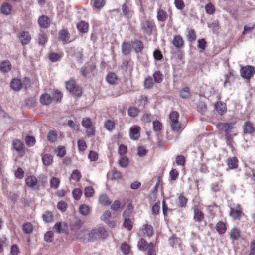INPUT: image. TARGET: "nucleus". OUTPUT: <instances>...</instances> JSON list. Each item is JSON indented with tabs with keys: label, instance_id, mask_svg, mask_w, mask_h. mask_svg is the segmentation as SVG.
I'll list each match as a JSON object with an SVG mask.
<instances>
[{
	"label": "nucleus",
	"instance_id": "1",
	"mask_svg": "<svg viewBox=\"0 0 255 255\" xmlns=\"http://www.w3.org/2000/svg\"><path fill=\"white\" fill-rule=\"evenodd\" d=\"M106 236L107 233L104 227L103 226H99L93 229L89 233L88 240L92 242L101 238H104Z\"/></svg>",
	"mask_w": 255,
	"mask_h": 255
},
{
	"label": "nucleus",
	"instance_id": "2",
	"mask_svg": "<svg viewBox=\"0 0 255 255\" xmlns=\"http://www.w3.org/2000/svg\"><path fill=\"white\" fill-rule=\"evenodd\" d=\"M222 126L225 132L227 143H231L233 137L236 136L237 134L236 129L228 123H223L222 124Z\"/></svg>",
	"mask_w": 255,
	"mask_h": 255
},
{
	"label": "nucleus",
	"instance_id": "3",
	"mask_svg": "<svg viewBox=\"0 0 255 255\" xmlns=\"http://www.w3.org/2000/svg\"><path fill=\"white\" fill-rule=\"evenodd\" d=\"M81 125L86 129V134L87 136H91L94 135L95 129L90 118L88 117L83 118Z\"/></svg>",
	"mask_w": 255,
	"mask_h": 255
},
{
	"label": "nucleus",
	"instance_id": "4",
	"mask_svg": "<svg viewBox=\"0 0 255 255\" xmlns=\"http://www.w3.org/2000/svg\"><path fill=\"white\" fill-rule=\"evenodd\" d=\"M153 243L148 244L143 238L140 239L137 243V247L139 249L143 251L148 250L147 255H156L153 249Z\"/></svg>",
	"mask_w": 255,
	"mask_h": 255
},
{
	"label": "nucleus",
	"instance_id": "5",
	"mask_svg": "<svg viewBox=\"0 0 255 255\" xmlns=\"http://www.w3.org/2000/svg\"><path fill=\"white\" fill-rule=\"evenodd\" d=\"M179 116V113L175 111L171 112L169 116L170 125L174 131H178L181 128V124L178 121Z\"/></svg>",
	"mask_w": 255,
	"mask_h": 255
},
{
	"label": "nucleus",
	"instance_id": "6",
	"mask_svg": "<svg viewBox=\"0 0 255 255\" xmlns=\"http://www.w3.org/2000/svg\"><path fill=\"white\" fill-rule=\"evenodd\" d=\"M255 73V70L252 66L242 67L240 69V75L245 79L249 80Z\"/></svg>",
	"mask_w": 255,
	"mask_h": 255
},
{
	"label": "nucleus",
	"instance_id": "7",
	"mask_svg": "<svg viewBox=\"0 0 255 255\" xmlns=\"http://www.w3.org/2000/svg\"><path fill=\"white\" fill-rule=\"evenodd\" d=\"M26 185L31 189L38 190L40 188V183L37 178L34 175H30L27 177L25 180Z\"/></svg>",
	"mask_w": 255,
	"mask_h": 255
},
{
	"label": "nucleus",
	"instance_id": "8",
	"mask_svg": "<svg viewBox=\"0 0 255 255\" xmlns=\"http://www.w3.org/2000/svg\"><path fill=\"white\" fill-rule=\"evenodd\" d=\"M243 214V211L240 205L230 208V215L234 220H239Z\"/></svg>",
	"mask_w": 255,
	"mask_h": 255
},
{
	"label": "nucleus",
	"instance_id": "9",
	"mask_svg": "<svg viewBox=\"0 0 255 255\" xmlns=\"http://www.w3.org/2000/svg\"><path fill=\"white\" fill-rule=\"evenodd\" d=\"M129 135L131 139H137L140 136V128L138 126H133L130 128Z\"/></svg>",
	"mask_w": 255,
	"mask_h": 255
},
{
	"label": "nucleus",
	"instance_id": "10",
	"mask_svg": "<svg viewBox=\"0 0 255 255\" xmlns=\"http://www.w3.org/2000/svg\"><path fill=\"white\" fill-rule=\"evenodd\" d=\"M66 88L70 92H73L76 91V93L77 95L81 94L80 90H76V85L75 81L73 80H70L66 82Z\"/></svg>",
	"mask_w": 255,
	"mask_h": 255
},
{
	"label": "nucleus",
	"instance_id": "11",
	"mask_svg": "<svg viewBox=\"0 0 255 255\" xmlns=\"http://www.w3.org/2000/svg\"><path fill=\"white\" fill-rule=\"evenodd\" d=\"M38 22L40 27L46 28L49 26L50 20L47 16L42 15L39 17Z\"/></svg>",
	"mask_w": 255,
	"mask_h": 255
},
{
	"label": "nucleus",
	"instance_id": "12",
	"mask_svg": "<svg viewBox=\"0 0 255 255\" xmlns=\"http://www.w3.org/2000/svg\"><path fill=\"white\" fill-rule=\"evenodd\" d=\"M19 37L22 45L28 44L31 40V36L28 31H22Z\"/></svg>",
	"mask_w": 255,
	"mask_h": 255
},
{
	"label": "nucleus",
	"instance_id": "13",
	"mask_svg": "<svg viewBox=\"0 0 255 255\" xmlns=\"http://www.w3.org/2000/svg\"><path fill=\"white\" fill-rule=\"evenodd\" d=\"M154 24L153 22L147 20L142 24V28L146 33L150 35L152 33V30L154 28Z\"/></svg>",
	"mask_w": 255,
	"mask_h": 255
},
{
	"label": "nucleus",
	"instance_id": "14",
	"mask_svg": "<svg viewBox=\"0 0 255 255\" xmlns=\"http://www.w3.org/2000/svg\"><path fill=\"white\" fill-rule=\"evenodd\" d=\"M12 65L8 60L2 61L0 63V70L4 73L10 71Z\"/></svg>",
	"mask_w": 255,
	"mask_h": 255
},
{
	"label": "nucleus",
	"instance_id": "15",
	"mask_svg": "<svg viewBox=\"0 0 255 255\" xmlns=\"http://www.w3.org/2000/svg\"><path fill=\"white\" fill-rule=\"evenodd\" d=\"M67 228V225L64 222H57L54 226V229L59 233L66 232Z\"/></svg>",
	"mask_w": 255,
	"mask_h": 255
},
{
	"label": "nucleus",
	"instance_id": "16",
	"mask_svg": "<svg viewBox=\"0 0 255 255\" xmlns=\"http://www.w3.org/2000/svg\"><path fill=\"white\" fill-rule=\"evenodd\" d=\"M172 42L177 49H180L184 45V40L180 35L175 36Z\"/></svg>",
	"mask_w": 255,
	"mask_h": 255
},
{
	"label": "nucleus",
	"instance_id": "17",
	"mask_svg": "<svg viewBox=\"0 0 255 255\" xmlns=\"http://www.w3.org/2000/svg\"><path fill=\"white\" fill-rule=\"evenodd\" d=\"M99 202L102 206H108L111 204V201L107 195L101 194L99 197Z\"/></svg>",
	"mask_w": 255,
	"mask_h": 255
},
{
	"label": "nucleus",
	"instance_id": "18",
	"mask_svg": "<svg viewBox=\"0 0 255 255\" xmlns=\"http://www.w3.org/2000/svg\"><path fill=\"white\" fill-rule=\"evenodd\" d=\"M244 132L245 133L251 134L255 131V128L252 122H246L243 126Z\"/></svg>",
	"mask_w": 255,
	"mask_h": 255
},
{
	"label": "nucleus",
	"instance_id": "19",
	"mask_svg": "<svg viewBox=\"0 0 255 255\" xmlns=\"http://www.w3.org/2000/svg\"><path fill=\"white\" fill-rule=\"evenodd\" d=\"M60 39L63 42H68L70 39V34L66 29H62L59 32Z\"/></svg>",
	"mask_w": 255,
	"mask_h": 255
},
{
	"label": "nucleus",
	"instance_id": "20",
	"mask_svg": "<svg viewBox=\"0 0 255 255\" xmlns=\"http://www.w3.org/2000/svg\"><path fill=\"white\" fill-rule=\"evenodd\" d=\"M22 83L19 79H13L10 83L11 88L14 91H19L22 87Z\"/></svg>",
	"mask_w": 255,
	"mask_h": 255
},
{
	"label": "nucleus",
	"instance_id": "21",
	"mask_svg": "<svg viewBox=\"0 0 255 255\" xmlns=\"http://www.w3.org/2000/svg\"><path fill=\"white\" fill-rule=\"evenodd\" d=\"M77 28L81 33H86L88 30V24L83 21H81L77 24Z\"/></svg>",
	"mask_w": 255,
	"mask_h": 255
},
{
	"label": "nucleus",
	"instance_id": "22",
	"mask_svg": "<svg viewBox=\"0 0 255 255\" xmlns=\"http://www.w3.org/2000/svg\"><path fill=\"white\" fill-rule=\"evenodd\" d=\"M40 100L42 105H48L52 102V98L48 94L45 93L40 96Z\"/></svg>",
	"mask_w": 255,
	"mask_h": 255
},
{
	"label": "nucleus",
	"instance_id": "23",
	"mask_svg": "<svg viewBox=\"0 0 255 255\" xmlns=\"http://www.w3.org/2000/svg\"><path fill=\"white\" fill-rule=\"evenodd\" d=\"M42 161L45 166L50 165L53 161V156L50 154H46L42 156Z\"/></svg>",
	"mask_w": 255,
	"mask_h": 255
},
{
	"label": "nucleus",
	"instance_id": "24",
	"mask_svg": "<svg viewBox=\"0 0 255 255\" xmlns=\"http://www.w3.org/2000/svg\"><path fill=\"white\" fill-rule=\"evenodd\" d=\"M216 229L219 234H223L227 230L226 224L223 221H219L216 224Z\"/></svg>",
	"mask_w": 255,
	"mask_h": 255
},
{
	"label": "nucleus",
	"instance_id": "25",
	"mask_svg": "<svg viewBox=\"0 0 255 255\" xmlns=\"http://www.w3.org/2000/svg\"><path fill=\"white\" fill-rule=\"evenodd\" d=\"M204 216L202 211L198 208L194 210V219L196 221L201 222L204 219Z\"/></svg>",
	"mask_w": 255,
	"mask_h": 255
},
{
	"label": "nucleus",
	"instance_id": "26",
	"mask_svg": "<svg viewBox=\"0 0 255 255\" xmlns=\"http://www.w3.org/2000/svg\"><path fill=\"white\" fill-rule=\"evenodd\" d=\"M230 238L233 240H237L240 237V230L239 228L234 227L231 229L230 233Z\"/></svg>",
	"mask_w": 255,
	"mask_h": 255
},
{
	"label": "nucleus",
	"instance_id": "27",
	"mask_svg": "<svg viewBox=\"0 0 255 255\" xmlns=\"http://www.w3.org/2000/svg\"><path fill=\"white\" fill-rule=\"evenodd\" d=\"M134 45V50L136 53H142V50L144 47V44L140 40H136L133 42Z\"/></svg>",
	"mask_w": 255,
	"mask_h": 255
},
{
	"label": "nucleus",
	"instance_id": "28",
	"mask_svg": "<svg viewBox=\"0 0 255 255\" xmlns=\"http://www.w3.org/2000/svg\"><path fill=\"white\" fill-rule=\"evenodd\" d=\"M131 50V45L129 43L123 42L122 45V53L127 55L129 54Z\"/></svg>",
	"mask_w": 255,
	"mask_h": 255
},
{
	"label": "nucleus",
	"instance_id": "29",
	"mask_svg": "<svg viewBox=\"0 0 255 255\" xmlns=\"http://www.w3.org/2000/svg\"><path fill=\"white\" fill-rule=\"evenodd\" d=\"M238 159L236 157H234L230 158L227 161V165L230 169H235L237 167Z\"/></svg>",
	"mask_w": 255,
	"mask_h": 255
},
{
	"label": "nucleus",
	"instance_id": "30",
	"mask_svg": "<svg viewBox=\"0 0 255 255\" xmlns=\"http://www.w3.org/2000/svg\"><path fill=\"white\" fill-rule=\"evenodd\" d=\"M142 231L143 234L146 235L149 237L153 235V228L151 225L147 224L143 226Z\"/></svg>",
	"mask_w": 255,
	"mask_h": 255
},
{
	"label": "nucleus",
	"instance_id": "31",
	"mask_svg": "<svg viewBox=\"0 0 255 255\" xmlns=\"http://www.w3.org/2000/svg\"><path fill=\"white\" fill-rule=\"evenodd\" d=\"M92 70V67L89 65H84L80 69V72L83 76L86 77Z\"/></svg>",
	"mask_w": 255,
	"mask_h": 255
},
{
	"label": "nucleus",
	"instance_id": "32",
	"mask_svg": "<svg viewBox=\"0 0 255 255\" xmlns=\"http://www.w3.org/2000/svg\"><path fill=\"white\" fill-rule=\"evenodd\" d=\"M167 13L162 9H159L157 11V19L158 21L164 22L167 18Z\"/></svg>",
	"mask_w": 255,
	"mask_h": 255
},
{
	"label": "nucleus",
	"instance_id": "33",
	"mask_svg": "<svg viewBox=\"0 0 255 255\" xmlns=\"http://www.w3.org/2000/svg\"><path fill=\"white\" fill-rule=\"evenodd\" d=\"M197 110L202 115H204L207 111V106L204 102H199L197 105Z\"/></svg>",
	"mask_w": 255,
	"mask_h": 255
},
{
	"label": "nucleus",
	"instance_id": "34",
	"mask_svg": "<svg viewBox=\"0 0 255 255\" xmlns=\"http://www.w3.org/2000/svg\"><path fill=\"white\" fill-rule=\"evenodd\" d=\"M12 10L11 6L8 3L3 4L1 7V11L5 15H9Z\"/></svg>",
	"mask_w": 255,
	"mask_h": 255
},
{
	"label": "nucleus",
	"instance_id": "35",
	"mask_svg": "<svg viewBox=\"0 0 255 255\" xmlns=\"http://www.w3.org/2000/svg\"><path fill=\"white\" fill-rule=\"evenodd\" d=\"M107 81L110 84H114L117 80V77L114 73H110L107 76Z\"/></svg>",
	"mask_w": 255,
	"mask_h": 255
},
{
	"label": "nucleus",
	"instance_id": "36",
	"mask_svg": "<svg viewBox=\"0 0 255 255\" xmlns=\"http://www.w3.org/2000/svg\"><path fill=\"white\" fill-rule=\"evenodd\" d=\"M43 220L47 223L51 222L53 220V215L51 212L47 211L42 216Z\"/></svg>",
	"mask_w": 255,
	"mask_h": 255
},
{
	"label": "nucleus",
	"instance_id": "37",
	"mask_svg": "<svg viewBox=\"0 0 255 255\" xmlns=\"http://www.w3.org/2000/svg\"><path fill=\"white\" fill-rule=\"evenodd\" d=\"M119 165L123 168L127 167L129 164L128 158L125 156H121L118 161Z\"/></svg>",
	"mask_w": 255,
	"mask_h": 255
},
{
	"label": "nucleus",
	"instance_id": "38",
	"mask_svg": "<svg viewBox=\"0 0 255 255\" xmlns=\"http://www.w3.org/2000/svg\"><path fill=\"white\" fill-rule=\"evenodd\" d=\"M187 199L182 194H179L178 197V204L180 207H185L186 206Z\"/></svg>",
	"mask_w": 255,
	"mask_h": 255
},
{
	"label": "nucleus",
	"instance_id": "39",
	"mask_svg": "<svg viewBox=\"0 0 255 255\" xmlns=\"http://www.w3.org/2000/svg\"><path fill=\"white\" fill-rule=\"evenodd\" d=\"M57 138V134L56 132L54 130L50 131L47 135V139L51 142H54L56 141Z\"/></svg>",
	"mask_w": 255,
	"mask_h": 255
},
{
	"label": "nucleus",
	"instance_id": "40",
	"mask_svg": "<svg viewBox=\"0 0 255 255\" xmlns=\"http://www.w3.org/2000/svg\"><path fill=\"white\" fill-rule=\"evenodd\" d=\"M154 80L152 77H148L144 80V86L146 89H151L154 85Z\"/></svg>",
	"mask_w": 255,
	"mask_h": 255
},
{
	"label": "nucleus",
	"instance_id": "41",
	"mask_svg": "<svg viewBox=\"0 0 255 255\" xmlns=\"http://www.w3.org/2000/svg\"><path fill=\"white\" fill-rule=\"evenodd\" d=\"M90 211V208L87 205L83 204V205H81L79 207L80 213L84 216L87 215L89 213Z\"/></svg>",
	"mask_w": 255,
	"mask_h": 255
},
{
	"label": "nucleus",
	"instance_id": "42",
	"mask_svg": "<svg viewBox=\"0 0 255 255\" xmlns=\"http://www.w3.org/2000/svg\"><path fill=\"white\" fill-rule=\"evenodd\" d=\"M153 76L154 78L153 80L156 83H160L163 80V76L159 71L155 72L153 75Z\"/></svg>",
	"mask_w": 255,
	"mask_h": 255
},
{
	"label": "nucleus",
	"instance_id": "43",
	"mask_svg": "<svg viewBox=\"0 0 255 255\" xmlns=\"http://www.w3.org/2000/svg\"><path fill=\"white\" fill-rule=\"evenodd\" d=\"M153 128L154 131L158 133L162 128V125L159 121H154L153 122Z\"/></svg>",
	"mask_w": 255,
	"mask_h": 255
},
{
	"label": "nucleus",
	"instance_id": "44",
	"mask_svg": "<svg viewBox=\"0 0 255 255\" xmlns=\"http://www.w3.org/2000/svg\"><path fill=\"white\" fill-rule=\"evenodd\" d=\"M124 227L128 230H130L132 228V222L131 220L128 217H124Z\"/></svg>",
	"mask_w": 255,
	"mask_h": 255
},
{
	"label": "nucleus",
	"instance_id": "45",
	"mask_svg": "<svg viewBox=\"0 0 255 255\" xmlns=\"http://www.w3.org/2000/svg\"><path fill=\"white\" fill-rule=\"evenodd\" d=\"M81 177V175L79 171L78 170H75L73 171L71 175L70 179H72L75 181H78L80 180Z\"/></svg>",
	"mask_w": 255,
	"mask_h": 255
},
{
	"label": "nucleus",
	"instance_id": "46",
	"mask_svg": "<svg viewBox=\"0 0 255 255\" xmlns=\"http://www.w3.org/2000/svg\"><path fill=\"white\" fill-rule=\"evenodd\" d=\"M23 230L25 233H30L33 230L32 225L29 222L24 223L23 225Z\"/></svg>",
	"mask_w": 255,
	"mask_h": 255
},
{
	"label": "nucleus",
	"instance_id": "47",
	"mask_svg": "<svg viewBox=\"0 0 255 255\" xmlns=\"http://www.w3.org/2000/svg\"><path fill=\"white\" fill-rule=\"evenodd\" d=\"M110 174L113 180H119L122 178L121 172L116 169L112 170Z\"/></svg>",
	"mask_w": 255,
	"mask_h": 255
},
{
	"label": "nucleus",
	"instance_id": "48",
	"mask_svg": "<svg viewBox=\"0 0 255 255\" xmlns=\"http://www.w3.org/2000/svg\"><path fill=\"white\" fill-rule=\"evenodd\" d=\"M47 40V36L45 33H40L39 34L38 38V42L39 44L44 45L46 42Z\"/></svg>",
	"mask_w": 255,
	"mask_h": 255
},
{
	"label": "nucleus",
	"instance_id": "49",
	"mask_svg": "<svg viewBox=\"0 0 255 255\" xmlns=\"http://www.w3.org/2000/svg\"><path fill=\"white\" fill-rule=\"evenodd\" d=\"M60 180L56 177H53L50 180V187L52 188L57 189L59 185Z\"/></svg>",
	"mask_w": 255,
	"mask_h": 255
},
{
	"label": "nucleus",
	"instance_id": "50",
	"mask_svg": "<svg viewBox=\"0 0 255 255\" xmlns=\"http://www.w3.org/2000/svg\"><path fill=\"white\" fill-rule=\"evenodd\" d=\"M138 109L135 107H131L128 110V114L130 117H135L138 114Z\"/></svg>",
	"mask_w": 255,
	"mask_h": 255
},
{
	"label": "nucleus",
	"instance_id": "51",
	"mask_svg": "<svg viewBox=\"0 0 255 255\" xmlns=\"http://www.w3.org/2000/svg\"><path fill=\"white\" fill-rule=\"evenodd\" d=\"M187 38L190 41H194L196 39V35L194 30L188 29Z\"/></svg>",
	"mask_w": 255,
	"mask_h": 255
},
{
	"label": "nucleus",
	"instance_id": "52",
	"mask_svg": "<svg viewBox=\"0 0 255 255\" xmlns=\"http://www.w3.org/2000/svg\"><path fill=\"white\" fill-rule=\"evenodd\" d=\"M13 146L16 151H20L23 149V144L20 140H16L13 141Z\"/></svg>",
	"mask_w": 255,
	"mask_h": 255
},
{
	"label": "nucleus",
	"instance_id": "53",
	"mask_svg": "<svg viewBox=\"0 0 255 255\" xmlns=\"http://www.w3.org/2000/svg\"><path fill=\"white\" fill-rule=\"evenodd\" d=\"M61 58V55L59 53H52L49 55V59L53 62H55L60 60Z\"/></svg>",
	"mask_w": 255,
	"mask_h": 255
},
{
	"label": "nucleus",
	"instance_id": "54",
	"mask_svg": "<svg viewBox=\"0 0 255 255\" xmlns=\"http://www.w3.org/2000/svg\"><path fill=\"white\" fill-rule=\"evenodd\" d=\"M132 206L130 204H128L123 214V217H128L130 214L132 212Z\"/></svg>",
	"mask_w": 255,
	"mask_h": 255
},
{
	"label": "nucleus",
	"instance_id": "55",
	"mask_svg": "<svg viewBox=\"0 0 255 255\" xmlns=\"http://www.w3.org/2000/svg\"><path fill=\"white\" fill-rule=\"evenodd\" d=\"M215 107L217 112L220 114H222V113H224L226 110V108L225 105L221 103H217L215 105Z\"/></svg>",
	"mask_w": 255,
	"mask_h": 255
},
{
	"label": "nucleus",
	"instance_id": "56",
	"mask_svg": "<svg viewBox=\"0 0 255 255\" xmlns=\"http://www.w3.org/2000/svg\"><path fill=\"white\" fill-rule=\"evenodd\" d=\"M180 95L182 98H187L190 96L189 88L186 87L180 91Z\"/></svg>",
	"mask_w": 255,
	"mask_h": 255
},
{
	"label": "nucleus",
	"instance_id": "57",
	"mask_svg": "<svg viewBox=\"0 0 255 255\" xmlns=\"http://www.w3.org/2000/svg\"><path fill=\"white\" fill-rule=\"evenodd\" d=\"M233 76L232 73L231 72H228L227 74L224 76L225 81L224 83V87H228L231 85L230 79L231 76Z\"/></svg>",
	"mask_w": 255,
	"mask_h": 255
},
{
	"label": "nucleus",
	"instance_id": "58",
	"mask_svg": "<svg viewBox=\"0 0 255 255\" xmlns=\"http://www.w3.org/2000/svg\"><path fill=\"white\" fill-rule=\"evenodd\" d=\"M105 127L109 131L112 130L115 128V124L111 120H107L105 123Z\"/></svg>",
	"mask_w": 255,
	"mask_h": 255
},
{
	"label": "nucleus",
	"instance_id": "59",
	"mask_svg": "<svg viewBox=\"0 0 255 255\" xmlns=\"http://www.w3.org/2000/svg\"><path fill=\"white\" fill-rule=\"evenodd\" d=\"M94 193V190L93 187L91 186L87 187L85 189V195L87 197H92Z\"/></svg>",
	"mask_w": 255,
	"mask_h": 255
},
{
	"label": "nucleus",
	"instance_id": "60",
	"mask_svg": "<svg viewBox=\"0 0 255 255\" xmlns=\"http://www.w3.org/2000/svg\"><path fill=\"white\" fill-rule=\"evenodd\" d=\"M44 240L47 242H51L53 240V233L51 231L47 232L44 235Z\"/></svg>",
	"mask_w": 255,
	"mask_h": 255
},
{
	"label": "nucleus",
	"instance_id": "61",
	"mask_svg": "<svg viewBox=\"0 0 255 255\" xmlns=\"http://www.w3.org/2000/svg\"><path fill=\"white\" fill-rule=\"evenodd\" d=\"M169 242L171 246H173L176 244H180V240L175 236H173L169 239Z\"/></svg>",
	"mask_w": 255,
	"mask_h": 255
},
{
	"label": "nucleus",
	"instance_id": "62",
	"mask_svg": "<svg viewBox=\"0 0 255 255\" xmlns=\"http://www.w3.org/2000/svg\"><path fill=\"white\" fill-rule=\"evenodd\" d=\"M121 249L122 252L125 255H128V254H129V251H130V247H129V246L128 244L125 243H123L121 245Z\"/></svg>",
	"mask_w": 255,
	"mask_h": 255
},
{
	"label": "nucleus",
	"instance_id": "63",
	"mask_svg": "<svg viewBox=\"0 0 255 255\" xmlns=\"http://www.w3.org/2000/svg\"><path fill=\"white\" fill-rule=\"evenodd\" d=\"M174 4L176 7L179 10H183L185 7V4L182 0H175Z\"/></svg>",
	"mask_w": 255,
	"mask_h": 255
},
{
	"label": "nucleus",
	"instance_id": "64",
	"mask_svg": "<svg viewBox=\"0 0 255 255\" xmlns=\"http://www.w3.org/2000/svg\"><path fill=\"white\" fill-rule=\"evenodd\" d=\"M78 149L81 151H83L86 149L87 146L86 142L83 140L79 139L78 141Z\"/></svg>",
	"mask_w": 255,
	"mask_h": 255
}]
</instances>
